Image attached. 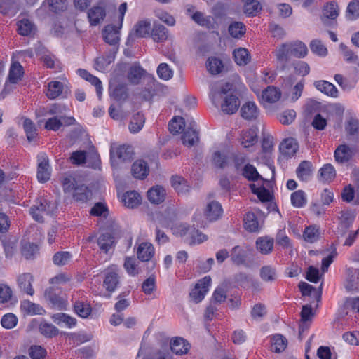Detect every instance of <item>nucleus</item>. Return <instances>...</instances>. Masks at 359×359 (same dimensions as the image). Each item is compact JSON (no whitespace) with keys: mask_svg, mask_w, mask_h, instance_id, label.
<instances>
[{"mask_svg":"<svg viewBox=\"0 0 359 359\" xmlns=\"http://www.w3.org/2000/svg\"><path fill=\"white\" fill-rule=\"evenodd\" d=\"M71 258L72 255L69 252L60 251L54 255L53 261L55 265L61 266L67 264Z\"/></svg>","mask_w":359,"mask_h":359,"instance_id":"nucleus-58","label":"nucleus"},{"mask_svg":"<svg viewBox=\"0 0 359 359\" xmlns=\"http://www.w3.org/2000/svg\"><path fill=\"white\" fill-rule=\"evenodd\" d=\"M131 171L135 178L143 180L148 175L149 172L148 163L142 158L138 159L133 163Z\"/></svg>","mask_w":359,"mask_h":359,"instance_id":"nucleus-16","label":"nucleus"},{"mask_svg":"<svg viewBox=\"0 0 359 359\" xmlns=\"http://www.w3.org/2000/svg\"><path fill=\"white\" fill-rule=\"evenodd\" d=\"M310 48L312 53L320 57H325L327 54L326 47L320 40L315 39L311 41Z\"/></svg>","mask_w":359,"mask_h":359,"instance_id":"nucleus-61","label":"nucleus"},{"mask_svg":"<svg viewBox=\"0 0 359 359\" xmlns=\"http://www.w3.org/2000/svg\"><path fill=\"white\" fill-rule=\"evenodd\" d=\"M106 16L105 8L100 6H94L88 12L90 24L95 26L104 20Z\"/></svg>","mask_w":359,"mask_h":359,"instance_id":"nucleus-22","label":"nucleus"},{"mask_svg":"<svg viewBox=\"0 0 359 359\" xmlns=\"http://www.w3.org/2000/svg\"><path fill=\"white\" fill-rule=\"evenodd\" d=\"M241 114L244 119L252 121L257 118L259 110L254 102H247L241 107Z\"/></svg>","mask_w":359,"mask_h":359,"instance_id":"nucleus-17","label":"nucleus"},{"mask_svg":"<svg viewBox=\"0 0 359 359\" xmlns=\"http://www.w3.org/2000/svg\"><path fill=\"white\" fill-rule=\"evenodd\" d=\"M239 142L244 148H252L257 142V128L243 130L240 135Z\"/></svg>","mask_w":359,"mask_h":359,"instance_id":"nucleus-9","label":"nucleus"},{"mask_svg":"<svg viewBox=\"0 0 359 359\" xmlns=\"http://www.w3.org/2000/svg\"><path fill=\"white\" fill-rule=\"evenodd\" d=\"M73 164L93 169H100V158H70Z\"/></svg>","mask_w":359,"mask_h":359,"instance_id":"nucleus-43","label":"nucleus"},{"mask_svg":"<svg viewBox=\"0 0 359 359\" xmlns=\"http://www.w3.org/2000/svg\"><path fill=\"white\" fill-rule=\"evenodd\" d=\"M182 144L188 147H191L198 144L200 137L199 132L197 128V123L191 120L189 123L187 128L184 130L181 136Z\"/></svg>","mask_w":359,"mask_h":359,"instance_id":"nucleus-2","label":"nucleus"},{"mask_svg":"<svg viewBox=\"0 0 359 359\" xmlns=\"http://www.w3.org/2000/svg\"><path fill=\"white\" fill-rule=\"evenodd\" d=\"M223 68V64L219 58L212 57L208 59L207 69L211 74H219Z\"/></svg>","mask_w":359,"mask_h":359,"instance_id":"nucleus-54","label":"nucleus"},{"mask_svg":"<svg viewBox=\"0 0 359 359\" xmlns=\"http://www.w3.org/2000/svg\"><path fill=\"white\" fill-rule=\"evenodd\" d=\"M222 212L220 203L212 201L207 204L204 210V216L209 222H214L222 216Z\"/></svg>","mask_w":359,"mask_h":359,"instance_id":"nucleus-12","label":"nucleus"},{"mask_svg":"<svg viewBox=\"0 0 359 359\" xmlns=\"http://www.w3.org/2000/svg\"><path fill=\"white\" fill-rule=\"evenodd\" d=\"M145 118L143 114L137 113L133 116L129 124V130L133 133H138L143 127Z\"/></svg>","mask_w":359,"mask_h":359,"instance_id":"nucleus-46","label":"nucleus"},{"mask_svg":"<svg viewBox=\"0 0 359 359\" xmlns=\"http://www.w3.org/2000/svg\"><path fill=\"white\" fill-rule=\"evenodd\" d=\"M359 17V1H353L348 5L346 18L354 20Z\"/></svg>","mask_w":359,"mask_h":359,"instance_id":"nucleus-64","label":"nucleus"},{"mask_svg":"<svg viewBox=\"0 0 359 359\" xmlns=\"http://www.w3.org/2000/svg\"><path fill=\"white\" fill-rule=\"evenodd\" d=\"M303 236L306 241L311 243H314L319 238V230L315 226H310L305 229Z\"/></svg>","mask_w":359,"mask_h":359,"instance_id":"nucleus-60","label":"nucleus"},{"mask_svg":"<svg viewBox=\"0 0 359 359\" xmlns=\"http://www.w3.org/2000/svg\"><path fill=\"white\" fill-rule=\"evenodd\" d=\"M279 150L281 155L285 157L293 156L299 150L298 142L292 137L286 138L280 144Z\"/></svg>","mask_w":359,"mask_h":359,"instance_id":"nucleus-11","label":"nucleus"},{"mask_svg":"<svg viewBox=\"0 0 359 359\" xmlns=\"http://www.w3.org/2000/svg\"><path fill=\"white\" fill-rule=\"evenodd\" d=\"M184 127L185 122L182 117H175L169 123V130L173 134L180 133Z\"/></svg>","mask_w":359,"mask_h":359,"instance_id":"nucleus-63","label":"nucleus"},{"mask_svg":"<svg viewBox=\"0 0 359 359\" xmlns=\"http://www.w3.org/2000/svg\"><path fill=\"white\" fill-rule=\"evenodd\" d=\"M165 189L161 186H154L147 191V198L149 201L154 204L162 203L165 198Z\"/></svg>","mask_w":359,"mask_h":359,"instance_id":"nucleus-20","label":"nucleus"},{"mask_svg":"<svg viewBox=\"0 0 359 359\" xmlns=\"http://www.w3.org/2000/svg\"><path fill=\"white\" fill-rule=\"evenodd\" d=\"M357 155L359 154L355 148L342 144L335 149L334 157H352Z\"/></svg>","mask_w":359,"mask_h":359,"instance_id":"nucleus-47","label":"nucleus"},{"mask_svg":"<svg viewBox=\"0 0 359 359\" xmlns=\"http://www.w3.org/2000/svg\"><path fill=\"white\" fill-rule=\"evenodd\" d=\"M244 2L243 11L248 15H255L261 10L257 0H242Z\"/></svg>","mask_w":359,"mask_h":359,"instance_id":"nucleus-55","label":"nucleus"},{"mask_svg":"<svg viewBox=\"0 0 359 359\" xmlns=\"http://www.w3.org/2000/svg\"><path fill=\"white\" fill-rule=\"evenodd\" d=\"M151 36L154 41H164L168 37V29L162 25H154L151 31Z\"/></svg>","mask_w":359,"mask_h":359,"instance_id":"nucleus-44","label":"nucleus"},{"mask_svg":"<svg viewBox=\"0 0 359 359\" xmlns=\"http://www.w3.org/2000/svg\"><path fill=\"white\" fill-rule=\"evenodd\" d=\"M114 243V238L110 233H102L98 239L97 244L101 250L107 252Z\"/></svg>","mask_w":359,"mask_h":359,"instance_id":"nucleus-40","label":"nucleus"},{"mask_svg":"<svg viewBox=\"0 0 359 359\" xmlns=\"http://www.w3.org/2000/svg\"><path fill=\"white\" fill-rule=\"evenodd\" d=\"M231 259L236 265H241L245 263L247 259V252L239 245L233 247L230 255Z\"/></svg>","mask_w":359,"mask_h":359,"instance_id":"nucleus-36","label":"nucleus"},{"mask_svg":"<svg viewBox=\"0 0 359 359\" xmlns=\"http://www.w3.org/2000/svg\"><path fill=\"white\" fill-rule=\"evenodd\" d=\"M23 128L26 133L27 140L32 142L37 137L36 128L29 118H25L23 121Z\"/></svg>","mask_w":359,"mask_h":359,"instance_id":"nucleus-53","label":"nucleus"},{"mask_svg":"<svg viewBox=\"0 0 359 359\" xmlns=\"http://www.w3.org/2000/svg\"><path fill=\"white\" fill-rule=\"evenodd\" d=\"M336 177V171L331 164L324 165L318 171V180L323 183L330 182Z\"/></svg>","mask_w":359,"mask_h":359,"instance_id":"nucleus-29","label":"nucleus"},{"mask_svg":"<svg viewBox=\"0 0 359 359\" xmlns=\"http://www.w3.org/2000/svg\"><path fill=\"white\" fill-rule=\"evenodd\" d=\"M72 192L74 198L77 201L86 202L90 196L88 187L83 184L76 185V188Z\"/></svg>","mask_w":359,"mask_h":359,"instance_id":"nucleus-49","label":"nucleus"},{"mask_svg":"<svg viewBox=\"0 0 359 359\" xmlns=\"http://www.w3.org/2000/svg\"><path fill=\"white\" fill-rule=\"evenodd\" d=\"M21 309L29 315L42 314L44 310L39 305L30 301H24L21 304Z\"/></svg>","mask_w":359,"mask_h":359,"instance_id":"nucleus-51","label":"nucleus"},{"mask_svg":"<svg viewBox=\"0 0 359 359\" xmlns=\"http://www.w3.org/2000/svg\"><path fill=\"white\" fill-rule=\"evenodd\" d=\"M154 255V248L149 243H142L137 250V255L142 262L149 261Z\"/></svg>","mask_w":359,"mask_h":359,"instance_id":"nucleus-27","label":"nucleus"},{"mask_svg":"<svg viewBox=\"0 0 359 359\" xmlns=\"http://www.w3.org/2000/svg\"><path fill=\"white\" fill-rule=\"evenodd\" d=\"M355 217V213L351 210H346L341 212L340 224L338 227V233L344 236L346 231L351 226Z\"/></svg>","mask_w":359,"mask_h":359,"instance_id":"nucleus-13","label":"nucleus"},{"mask_svg":"<svg viewBox=\"0 0 359 359\" xmlns=\"http://www.w3.org/2000/svg\"><path fill=\"white\" fill-rule=\"evenodd\" d=\"M109 94L117 101L126 100L128 96L126 83L116 79H111L109 81Z\"/></svg>","mask_w":359,"mask_h":359,"instance_id":"nucleus-4","label":"nucleus"},{"mask_svg":"<svg viewBox=\"0 0 359 359\" xmlns=\"http://www.w3.org/2000/svg\"><path fill=\"white\" fill-rule=\"evenodd\" d=\"M67 93V91L64 90V85L62 82L53 81L48 84L46 96L50 99H55L60 95Z\"/></svg>","mask_w":359,"mask_h":359,"instance_id":"nucleus-26","label":"nucleus"},{"mask_svg":"<svg viewBox=\"0 0 359 359\" xmlns=\"http://www.w3.org/2000/svg\"><path fill=\"white\" fill-rule=\"evenodd\" d=\"M236 63L240 66L246 65L250 60V55L247 49L239 48L233 53Z\"/></svg>","mask_w":359,"mask_h":359,"instance_id":"nucleus-42","label":"nucleus"},{"mask_svg":"<svg viewBox=\"0 0 359 359\" xmlns=\"http://www.w3.org/2000/svg\"><path fill=\"white\" fill-rule=\"evenodd\" d=\"M234 280L238 285L244 288H247L250 286H252L255 288L259 287V283L257 280H253L250 276L244 273L236 274Z\"/></svg>","mask_w":359,"mask_h":359,"instance_id":"nucleus-35","label":"nucleus"},{"mask_svg":"<svg viewBox=\"0 0 359 359\" xmlns=\"http://www.w3.org/2000/svg\"><path fill=\"white\" fill-rule=\"evenodd\" d=\"M239 100L238 98L230 94L224 97V102L222 104V110L227 114H234L238 109Z\"/></svg>","mask_w":359,"mask_h":359,"instance_id":"nucleus-23","label":"nucleus"},{"mask_svg":"<svg viewBox=\"0 0 359 359\" xmlns=\"http://www.w3.org/2000/svg\"><path fill=\"white\" fill-rule=\"evenodd\" d=\"M211 284V278L210 276H205L198 280L195 287L190 292L191 298L196 302L198 303L203 299L205 294L209 290Z\"/></svg>","mask_w":359,"mask_h":359,"instance_id":"nucleus-3","label":"nucleus"},{"mask_svg":"<svg viewBox=\"0 0 359 359\" xmlns=\"http://www.w3.org/2000/svg\"><path fill=\"white\" fill-rule=\"evenodd\" d=\"M134 154L132 146L128 144H111L110 157H131Z\"/></svg>","mask_w":359,"mask_h":359,"instance_id":"nucleus-18","label":"nucleus"},{"mask_svg":"<svg viewBox=\"0 0 359 359\" xmlns=\"http://www.w3.org/2000/svg\"><path fill=\"white\" fill-rule=\"evenodd\" d=\"M339 15L338 5L335 2H330L327 4L323 9L322 20L325 23V20L331 19L334 20Z\"/></svg>","mask_w":359,"mask_h":359,"instance_id":"nucleus-41","label":"nucleus"},{"mask_svg":"<svg viewBox=\"0 0 359 359\" xmlns=\"http://www.w3.org/2000/svg\"><path fill=\"white\" fill-rule=\"evenodd\" d=\"M120 25L118 26L114 25H107L102 29V36L104 41L111 45L116 46L120 41Z\"/></svg>","mask_w":359,"mask_h":359,"instance_id":"nucleus-5","label":"nucleus"},{"mask_svg":"<svg viewBox=\"0 0 359 359\" xmlns=\"http://www.w3.org/2000/svg\"><path fill=\"white\" fill-rule=\"evenodd\" d=\"M281 97V91L276 87L268 86L262 93L260 101L262 103L272 104L278 102Z\"/></svg>","mask_w":359,"mask_h":359,"instance_id":"nucleus-15","label":"nucleus"},{"mask_svg":"<svg viewBox=\"0 0 359 359\" xmlns=\"http://www.w3.org/2000/svg\"><path fill=\"white\" fill-rule=\"evenodd\" d=\"M292 56L297 58L304 57L308 53L306 46L302 41H297L294 43H289Z\"/></svg>","mask_w":359,"mask_h":359,"instance_id":"nucleus-38","label":"nucleus"},{"mask_svg":"<svg viewBox=\"0 0 359 359\" xmlns=\"http://www.w3.org/2000/svg\"><path fill=\"white\" fill-rule=\"evenodd\" d=\"M322 287V283L318 290H316L314 287L305 282H301L299 284V288L304 296H311L313 294L318 302H320L321 299Z\"/></svg>","mask_w":359,"mask_h":359,"instance_id":"nucleus-33","label":"nucleus"},{"mask_svg":"<svg viewBox=\"0 0 359 359\" xmlns=\"http://www.w3.org/2000/svg\"><path fill=\"white\" fill-rule=\"evenodd\" d=\"M291 203L297 208H302L306 203V197L304 191L298 190L291 194Z\"/></svg>","mask_w":359,"mask_h":359,"instance_id":"nucleus-56","label":"nucleus"},{"mask_svg":"<svg viewBox=\"0 0 359 359\" xmlns=\"http://www.w3.org/2000/svg\"><path fill=\"white\" fill-rule=\"evenodd\" d=\"M62 292L54 287H49L45 291L44 296L53 306L62 309L65 304V299L62 297Z\"/></svg>","mask_w":359,"mask_h":359,"instance_id":"nucleus-7","label":"nucleus"},{"mask_svg":"<svg viewBox=\"0 0 359 359\" xmlns=\"http://www.w3.org/2000/svg\"><path fill=\"white\" fill-rule=\"evenodd\" d=\"M314 86L317 90L330 97H338V90L332 83L324 80H320L314 82Z\"/></svg>","mask_w":359,"mask_h":359,"instance_id":"nucleus-21","label":"nucleus"},{"mask_svg":"<svg viewBox=\"0 0 359 359\" xmlns=\"http://www.w3.org/2000/svg\"><path fill=\"white\" fill-rule=\"evenodd\" d=\"M170 184L178 195L185 196L190 191V185L188 184V182L181 176H172L170 178Z\"/></svg>","mask_w":359,"mask_h":359,"instance_id":"nucleus-14","label":"nucleus"},{"mask_svg":"<svg viewBox=\"0 0 359 359\" xmlns=\"http://www.w3.org/2000/svg\"><path fill=\"white\" fill-rule=\"evenodd\" d=\"M275 54L277 60L279 62L283 63L282 69H285V64L290 60V57L292 56L289 43L282 44L276 50Z\"/></svg>","mask_w":359,"mask_h":359,"instance_id":"nucleus-34","label":"nucleus"},{"mask_svg":"<svg viewBox=\"0 0 359 359\" xmlns=\"http://www.w3.org/2000/svg\"><path fill=\"white\" fill-rule=\"evenodd\" d=\"M97 155L95 147L88 142L86 146L83 147L82 149L73 151L70 157H95Z\"/></svg>","mask_w":359,"mask_h":359,"instance_id":"nucleus-37","label":"nucleus"},{"mask_svg":"<svg viewBox=\"0 0 359 359\" xmlns=\"http://www.w3.org/2000/svg\"><path fill=\"white\" fill-rule=\"evenodd\" d=\"M145 72V70L140 65H134L130 67L127 77L131 84L137 85Z\"/></svg>","mask_w":359,"mask_h":359,"instance_id":"nucleus-31","label":"nucleus"},{"mask_svg":"<svg viewBox=\"0 0 359 359\" xmlns=\"http://www.w3.org/2000/svg\"><path fill=\"white\" fill-rule=\"evenodd\" d=\"M121 202L127 208H135L140 204L141 196L135 191H127L122 196Z\"/></svg>","mask_w":359,"mask_h":359,"instance_id":"nucleus-25","label":"nucleus"},{"mask_svg":"<svg viewBox=\"0 0 359 359\" xmlns=\"http://www.w3.org/2000/svg\"><path fill=\"white\" fill-rule=\"evenodd\" d=\"M245 229L250 232H257L260 229L257 218L252 212H248L244 217Z\"/></svg>","mask_w":359,"mask_h":359,"instance_id":"nucleus-39","label":"nucleus"},{"mask_svg":"<svg viewBox=\"0 0 359 359\" xmlns=\"http://www.w3.org/2000/svg\"><path fill=\"white\" fill-rule=\"evenodd\" d=\"M57 209V204L56 201L40 198L30 208L29 213L35 221L43 222L44 216L53 215Z\"/></svg>","mask_w":359,"mask_h":359,"instance_id":"nucleus-1","label":"nucleus"},{"mask_svg":"<svg viewBox=\"0 0 359 359\" xmlns=\"http://www.w3.org/2000/svg\"><path fill=\"white\" fill-rule=\"evenodd\" d=\"M151 29L150 22L147 20L140 21L135 25V33L138 37H146L149 36Z\"/></svg>","mask_w":359,"mask_h":359,"instance_id":"nucleus-59","label":"nucleus"},{"mask_svg":"<svg viewBox=\"0 0 359 359\" xmlns=\"http://www.w3.org/2000/svg\"><path fill=\"white\" fill-rule=\"evenodd\" d=\"M189 349V344L182 337H175L170 342V350L176 355H183Z\"/></svg>","mask_w":359,"mask_h":359,"instance_id":"nucleus-28","label":"nucleus"},{"mask_svg":"<svg viewBox=\"0 0 359 359\" xmlns=\"http://www.w3.org/2000/svg\"><path fill=\"white\" fill-rule=\"evenodd\" d=\"M260 277L264 281H273L276 278V269L270 266H264L260 269Z\"/></svg>","mask_w":359,"mask_h":359,"instance_id":"nucleus-62","label":"nucleus"},{"mask_svg":"<svg viewBox=\"0 0 359 359\" xmlns=\"http://www.w3.org/2000/svg\"><path fill=\"white\" fill-rule=\"evenodd\" d=\"M313 315L314 314L310 305H304L302 306L301 311V324L299 325V335H301L302 332L308 329L309 324L307 322L311 320Z\"/></svg>","mask_w":359,"mask_h":359,"instance_id":"nucleus-30","label":"nucleus"},{"mask_svg":"<svg viewBox=\"0 0 359 359\" xmlns=\"http://www.w3.org/2000/svg\"><path fill=\"white\" fill-rule=\"evenodd\" d=\"M75 121V119L72 116H54L46 121L45 128L48 130L56 131L62 126H69L74 125Z\"/></svg>","mask_w":359,"mask_h":359,"instance_id":"nucleus-6","label":"nucleus"},{"mask_svg":"<svg viewBox=\"0 0 359 359\" xmlns=\"http://www.w3.org/2000/svg\"><path fill=\"white\" fill-rule=\"evenodd\" d=\"M296 174L299 180L303 182L309 180L313 175V165L309 161H303L296 170Z\"/></svg>","mask_w":359,"mask_h":359,"instance_id":"nucleus-19","label":"nucleus"},{"mask_svg":"<svg viewBox=\"0 0 359 359\" xmlns=\"http://www.w3.org/2000/svg\"><path fill=\"white\" fill-rule=\"evenodd\" d=\"M257 250L264 255L271 253L273 248V239L267 236L259 237L256 241Z\"/></svg>","mask_w":359,"mask_h":359,"instance_id":"nucleus-32","label":"nucleus"},{"mask_svg":"<svg viewBox=\"0 0 359 359\" xmlns=\"http://www.w3.org/2000/svg\"><path fill=\"white\" fill-rule=\"evenodd\" d=\"M74 311L81 318H87L91 313L90 306L83 302L77 301L74 304Z\"/></svg>","mask_w":359,"mask_h":359,"instance_id":"nucleus-57","label":"nucleus"},{"mask_svg":"<svg viewBox=\"0 0 359 359\" xmlns=\"http://www.w3.org/2000/svg\"><path fill=\"white\" fill-rule=\"evenodd\" d=\"M22 74L23 71L22 65L18 62H13L9 71V81L13 83H16L19 80L21 79Z\"/></svg>","mask_w":359,"mask_h":359,"instance_id":"nucleus-48","label":"nucleus"},{"mask_svg":"<svg viewBox=\"0 0 359 359\" xmlns=\"http://www.w3.org/2000/svg\"><path fill=\"white\" fill-rule=\"evenodd\" d=\"M119 284V276L116 267L112 266L107 269L104 286L107 291L114 292Z\"/></svg>","mask_w":359,"mask_h":359,"instance_id":"nucleus-10","label":"nucleus"},{"mask_svg":"<svg viewBox=\"0 0 359 359\" xmlns=\"http://www.w3.org/2000/svg\"><path fill=\"white\" fill-rule=\"evenodd\" d=\"M51 170L48 158H43L38 164L37 179L41 183L46 182L50 178Z\"/></svg>","mask_w":359,"mask_h":359,"instance_id":"nucleus-24","label":"nucleus"},{"mask_svg":"<svg viewBox=\"0 0 359 359\" xmlns=\"http://www.w3.org/2000/svg\"><path fill=\"white\" fill-rule=\"evenodd\" d=\"M229 33L233 38H241L245 33V26L243 22H233L229 26Z\"/></svg>","mask_w":359,"mask_h":359,"instance_id":"nucleus-52","label":"nucleus"},{"mask_svg":"<svg viewBox=\"0 0 359 359\" xmlns=\"http://www.w3.org/2000/svg\"><path fill=\"white\" fill-rule=\"evenodd\" d=\"M18 33L22 36H29L35 31V25L28 19H22L18 22Z\"/></svg>","mask_w":359,"mask_h":359,"instance_id":"nucleus-45","label":"nucleus"},{"mask_svg":"<svg viewBox=\"0 0 359 359\" xmlns=\"http://www.w3.org/2000/svg\"><path fill=\"white\" fill-rule=\"evenodd\" d=\"M34 277L30 273H24L20 274L17 278V283L20 290L30 296L34 294V290L32 287Z\"/></svg>","mask_w":359,"mask_h":359,"instance_id":"nucleus-8","label":"nucleus"},{"mask_svg":"<svg viewBox=\"0 0 359 359\" xmlns=\"http://www.w3.org/2000/svg\"><path fill=\"white\" fill-rule=\"evenodd\" d=\"M52 318L57 325H60L62 323H64L68 327H72L76 323V320L74 318H72L66 313H60L54 314Z\"/></svg>","mask_w":359,"mask_h":359,"instance_id":"nucleus-50","label":"nucleus"}]
</instances>
